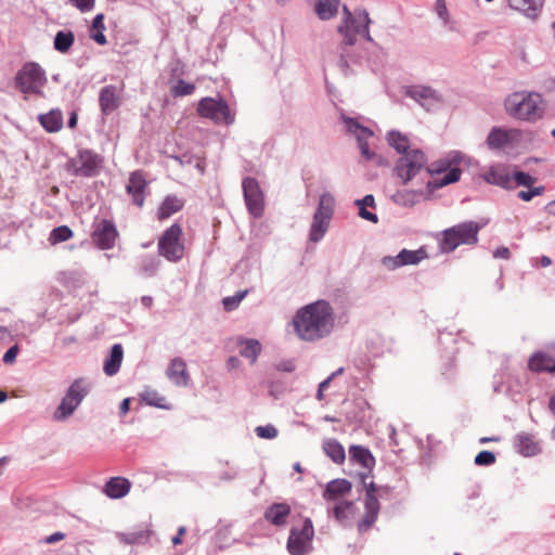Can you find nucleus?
Segmentation results:
<instances>
[{
    "label": "nucleus",
    "instance_id": "17",
    "mask_svg": "<svg viewBox=\"0 0 555 555\" xmlns=\"http://www.w3.org/2000/svg\"><path fill=\"white\" fill-rule=\"evenodd\" d=\"M147 181L141 170L133 171L126 185L127 193L132 198V204L142 207L146 197Z\"/></svg>",
    "mask_w": 555,
    "mask_h": 555
},
{
    "label": "nucleus",
    "instance_id": "4",
    "mask_svg": "<svg viewBox=\"0 0 555 555\" xmlns=\"http://www.w3.org/2000/svg\"><path fill=\"white\" fill-rule=\"evenodd\" d=\"M542 95L537 92H514L505 100L506 112L514 118L537 121L542 118Z\"/></svg>",
    "mask_w": 555,
    "mask_h": 555
},
{
    "label": "nucleus",
    "instance_id": "37",
    "mask_svg": "<svg viewBox=\"0 0 555 555\" xmlns=\"http://www.w3.org/2000/svg\"><path fill=\"white\" fill-rule=\"evenodd\" d=\"M509 142L508 133L500 128H492L487 137V144L491 149H502Z\"/></svg>",
    "mask_w": 555,
    "mask_h": 555
},
{
    "label": "nucleus",
    "instance_id": "12",
    "mask_svg": "<svg viewBox=\"0 0 555 555\" xmlns=\"http://www.w3.org/2000/svg\"><path fill=\"white\" fill-rule=\"evenodd\" d=\"M242 189L247 211L254 218H260L264 212V194L258 180L245 177L242 181Z\"/></svg>",
    "mask_w": 555,
    "mask_h": 555
},
{
    "label": "nucleus",
    "instance_id": "62",
    "mask_svg": "<svg viewBox=\"0 0 555 555\" xmlns=\"http://www.w3.org/2000/svg\"><path fill=\"white\" fill-rule=\"evenodd\" d=\"M436 11H437V14L439 15V17H441L444 21L447 20L448 10H447L444 0H437V2H436Z\"/></svg>",
    "mask_w": 555,
    "mask_h": 555
},
{
    "label": "nucleus",
    "instance_id": "59",
    "mask_svg": "<svg viewBox=\"0 0 555 555\" xmlns=\"http://www.w3.org/2000/svg\"><path fill=\"white\" fill-rule=\"evenodd\" d=\"M70 2L81 12H88L93 9L95 0H70Z\"/></svg>",
    "mask_w": 555,
    "mask_h": 555
},
{
    "label": "nucleus",
    "instance_id": "26",
    "mask_svg": "<svg viewBox=\"0 0 555 555\" xmlns=\"http://www.w3.org/2000/svg\"><path fill=\"white\" fill-rule=\"evenodd\" d=\"M131 483L124 477H112L105 483L104 493L111 499H121L130 491Z\"/></svg>",
    "mask_w": 555,
    "mask_h": 555
},
{
    "label": "nucleus",
    "instance_id": "35",
    "mask_svg": "<svg viewBox=\"0 0 555 555\" xmlns=\"http://www.w3.org/2000/svg\"><path fill=\"white\" fill-rule=\"evenodd\" d=\"M75 36L72 30H59L55 34L53 47L60 53H67L73 47Z\"/></svg>",
    "mask_w": 555,
    "mask_h": 555
},
{
    "label": "nucleus",
    "instance_id": "24",
    "mask_svg": "<svg viewBox=\"0 0 555 555\" xmlns=\"http://www.w3.org/2000/svg\"><path fill=\"white\" fill-rule=\"evenodd\" d=\"M351 489L352 483L349 480L338 478L326 485L322 495L325 501H339V499L349 493Z\"/></svg>",
    "mask_w": 555,
    "mask_h": 555
},
{
    "label": "nucleus",
    "instance_id": "1",
    "mask_svg": "<svg viewBox=\"0 0 555 555\" xmlns=\"http://www.w3.org/2000/svg\"><path fill=\"white\" fill-rule=\"evenodd\" d=\"M333 309L325 300H318L300 308L293 319L298 337L315 341L327 336L333 328Z\"/></svg>",
    "mask_w": 555,
    "mask_h": 555
},
{
    "label": "nucleus",
    "instance_id": "8",
    "mask_svg": "<svg viewBox=\"0 0 555 555\" xmlns=\"http://www.w3.org/2000/svg\"><path fill=\"white\" fill-rule=\"evenodd\" d=\"M182 234L181 225L178 222L172 223L158 240V254L170 262L180 261L184 256Z\"/></svg>",
    "mask_w": 555,
    "mask_h": 555
},
{
    "label": "nucleus",
    "instance_id": "36",
    "mask_svg": "<svg viewBox=\"0 0 555 555\" xmlns=\"http://www.w3.org/2000/svg\"><path fill=\"white\" fill-rule=\"evenodd\" d=\"M104 14L99 13L94 16L90 28V38L93 39L98 44L104 46L107 43L106 36L104 35Z\"/></svg>",
    "mask_w": 555,
    "mask_h": 555
},
{
    "label": "nucleus",
    "instance_id": "40",
    "mask_svg": "<svg viewBox=\"0 0 555 555\" xmlns=\"http://www.w3.org/2000/svg\"><path fill=\"white\" fill-rule=\"evenodd\" d=\"M462 160V156L460 153L455 152L453 154H449L446 158L440 159L436 168H426L427 171L433 173H441L448 171L453 165H457Z\"/></svg>",
    "mask_w": 555,
    "mask_h": 555
},
{
    "label": "nucleus",
    "instance_id": "22",
    "mask_svg": "<svg viewBox=\"0 0 555 555\" xmlns=\"http://www.w3.org/2000/svg\"><path fill=\"white\" fill-rule=\"evenodd\" d=\"M545 0H507L511 9L519 11L526 17L535 20L544 5Z\"/></svg>",
    "mask_w": 555,
    "mask_h": 555
},
{
    "label": "nucleus",
    "instance_id": "2",
    "mask_svg": "<svg viewBox=\"0 0 555 555\" xmlns=\"http://www.w3.org/2000/svg\"><path fill=\"white\" fill-rule=\"evenodd\" d=\"M389 146L401 156L395 164L393 172L401 180V184H408L427 164L425 153L420 149L410 150L409 138L398 130H390L386 134Z\"/></svg>",
    "mask_w": 555,
    "mask_h": 555
},
{
    "label": "nucleus",
    "instance_id": "34",
    "mask_svg": "<svg viewBox=\"0 0 555 555\" xmlns=\"http://www.w3.org/2000/svg\"><path fill=\"white\" fill-rule=\"evenodd\" d=\"M323 451L336 464H341L346 459L343 444L336 439H328L323 442Z\"/></svg>",
    "mask_w": 555,
    "mask_h": 555
},
{
    "label": "nucleus",
    "instance_id": "10",
    "mask_svg": "<svg viewBox=\"0 0 555 555\" xmlns=\"http://www.w3.org/2000/svg\"><path fill=\"white\" fill-rule=\"evenodd\" d=\"M372 21L369 12L363 8L354 9V16H352V23L347 25V29L343 33H338L343 37V44L352 47L357 43V35H360L364 40L373 42V38L370 35V25Z\"/></svg>",
    "mask_w": 555,
    "mask_h": 555
},
{
    "label": "nucleus",
    "instance_id": "42",
    "mask_svg": "<svg viewBox=\"0 0 555 555\" xmlns=\"http://www.w3.org/2000/svg\"><path fill=\"white\" fill-rule=\"evenodd\" d=\"M195 89H196V87L194 83L186 82L183 79H178L176 85L170 87V94L173 98L186 96V95L193 94Z\"/></svg>",
    "mask_w": 555,
    "mask_h": 555
},
{
    "label": "nucleus",
    "instance_id": "60",
    "mask_svg": "<svg viewBox=\"0 0 555 555\" xmlns=\"http://www.w3.org/2000/svg\"><path fill=\"white\" fill-rule=\"evenodd\" d=\"M337 65L345 76L349 75L350 65L344 52L340 53Z\"/></svg>",
    "mask_w": 555,
    "mask_h": 555
},
{
    "label": "nucleus",
    "instance_id": "14",
    "mask_svg": "<svg viewBox=\"0 0 555 555\" xmlns=\"http://www.w3.org/2000/svg\"><path fill=\"white\" fill-rule=\"evenodd\" d=\"M91 237L96 247L106 250L114 247L118 231L112 220L102 219L95 223Z\"/></svg>",
    "mask_w": 555,
    "mask_h": 555
},
{
    "label": "nucleus",
    "instance_id": "18",
    "mask_svg": "<svg viewBox=\"0 0 555 555\" xmlns=\"http://www.w3.org/2000/svg\"><path fill=\"white\" fill-rule=\"evenodd\" d=\"M364 509L363 518L358 522V531L360 533L369 531L377 520L380 504L376 495H365Z\"/></svg>",
    "mask_w": 555,
    "mask_h": 555
},
{
    "label": "nucleus",
    "instance_id": "29",
    "mask_svg": "<svg viewBox=\"0 0 555 555\" xmlns=\"http://www.w3.org/2000/svg\"><path fill=\"white\" fill-rule=\"evenodd\" d=\"M483 179L490 184H494L506 190L514 189L512 175L505 169L491 168L485 173Z\"/></svg>",
    "mask_w": 555,
    "mask_h": 555
},
{
    "label": "nucleus",
    "instance_id": "23",
    "mask_svg": "<svg viewBox=\"0 0 555 555\" xmlns=\"http://www.w3.org/2000/svg\"><path fill=\"white\" fill-rule=\"evenodd\" d=\"M166 375L177 386H186L190 380L186 363L182 358H175L171 360L167 367Z\"/></svg>",
    "mask_w": 555,
    "mask_h": 555
},
{
    "label": "nucleus",
    "instance_id": "51",
    "mask_svg": "<svg viewBox=\"0 0 555 555\" xmlns=\"http://www.w3.org/2000/svg\"><path fill=\"white\" fill-rule=\"evenodd\" d=\"M73 414V408L68 406L66 402L61 400V403L55 409L53 413V420L56 422H62L67 420Z\"/></svg>",
    "mask_w": 555,
    "mask_h": 555
},
{
    "label": "nucleus",
    "instance_id": "43",
    "mask_svg": "<svg viewBox=\"0 0 555 555\" xmlns=\"http://www.w3.org/2000/svg\"><path fill=\"white\" fill-rule=\"evenodd\" d=\"M353 502L347 500H339L333 507V516L338 521H344L348 518L349 511L352 508Z\"/></svg>",
    "mask_w": 555,
    "mask_h": 555
},
{
    "label": "nucleus",
    "instance_id": "9",
    "mask_svg": "<svg viewBox=\"0 0 555 555\" xmlns=\"http://www.w3.org/2000/svg\"><path fill=\"white\" fill-rule=\"evenodd\" d=\"M314 528L310 518H305L301 528L292 527L286 548L291 555H308L312 552Z\"/></svg>",
    "mask_w": 555,
    "mask_h": 555
},
{
    "label": "nucleus",
    "instance_id": "45",
    "mask_svg": "<svg viewBox=\"0 0 555 555\" xmlns=\"http://www.w3.org/2000/svg\"><path fill=\"white\" fill-rule=\"evenodd\" d=\"M141 400L145 402L149 405L156 406V408H163L162 401H164V397L159 396V393L151 388H146L141 393Z\"/></svg>",
    "mask_w": 555,
    "mask_h": 555
},
{
    "label": "nucleus",
    "instance_id": "63",
    "mask_svg": "<svg viewBox=\"0 0 555 555\" xmlns=\"http://www.w3.org/2000/svg\"><path fill=\"white\" fill-rule=\"evenodd\" d=\"M494 258L509 259L511 251L507 247L501 246L493 251Z\"/></svg>",
    "mask_w": 555,
    "mask_h": 555
},
{
    "label": "nucleus",
    "instance_id": "52",
    "mask_svg": "<svg viewBox=\"0 0 555 555\" xmlns=\"http://www.w3.org/2000/svg\"><path fill=\"white\" fill-rule=\"evenodd\" d=\"M158 268V261L155 258L144 257L140 264V270L149 276L156 273Z\"/></svg>",
    "mask_w": 555,
    "mask_h": 555
},
{
    "label": "nucleus",
    "instance_id": "19",
    "mask_svg": "<svg viewBox=\"0 0 555 555\" xmlns=\"http://www.w3.org/2000/svg\"><path fill=\"white\" fill-rule=\"evenodd\" d=\"M514 448L516 452L525 457L538 455L542 451L541 446L534 439V436L524 431L515 436Z\"/></svg>",
    "mask_w": 555,
    "mask_h": 555
},
{
    "label": "nucleus",
    "instance_id": "5",
    "mask_svg": "<svg viewBox=\"0 0 555 555\" xmlns=\"http://www.w3.org/2000/svg\"><path fill=\"white\" fill-rule=\"evenodd\" d=\"M48 78L46 70L36 62H26L17 70L14 78V87L27 99L28 94H35L43 98V87L47 85Z\"/></svg>",
    "mask_w": 555,
    "mask_h": 555
},
{
    "label": "nucleus",
    "instance_id": "11",
    "mask_svg": "<svg viewBox=\"0 0 555 555\" xmlns=\"http://www.w3.org/2000/svg\"><path fill=\"white\" fill-rule=\"evenodd\" d=\"M197 113L204 118L212 120L215 124L231 125L234 117L230 113V107L223 99L203 98L198 102Z\"/></svg>",
    "mask_w": 555,
    "mask_h": 555
},
{
    "label": "nucleus",
    "instance_id": "16",
    "mask_svg": "<svg viewBox=\"0 0 555 555\" xmlns=\"http://www.w3.org/2000/svg\"><path fill=\"white\" fill-rule=\"evenodd\" d=\"M528 367L535 373L555 372V345L547 350H540L532 353L528 361Z\"/></svg>",
    "mask_w": 555,
    "mask_h": 555
},
{
    "label": "nucleus",
    "instance_id": "61",
    "mask_svg": "<svg viewBox=\"0 0 555 555\" xmlns=\"http://www.w3.org/2000/svg\"><path fill=\"white\" fill-rule=\"evenodd\" d=\"M354 204L356 205H362V206H365V207L375 208V198H374V196L372 194H367L363 198L357 199L354 202Z\"/></svg>",
    "mask_w": 555,
    "mask_h": 555
},
{
    "label": "nucleus",
    "instance_id": "33",
    "mask_svg": "<svg viewBox=\"0 0 555 555\" xmlns=\"http://www.w3.org/2000/svg\"><path fill=\"white\" fill-rule=\"evenodd\" d=\"M240 344V354L248 359L250 364H255L262 350L261 344L253 338L241 340Z\"/></svg>",
    "mask_w": 555,
    "mask_h": 555
},
{
    "label": "nucleus",
    "instance_id": "21",
    "mask_svg": "<svg viewBox=\"0 0 555 555\" xmlns=\"http://www.w3.org/2000/svg\"><path fill=\"white\" fill-rule=\"evenodd\" d=\"M89 390L83 385L82 378L75 379L72 385L68 387L65 396L62 398L63 402H66L68 406L73 408V413L82 402L85 397L88 395Z\"/></svg>",
    "mask_w": 555,
    "mask_h": 555
},
{
    "label": "nucleus",
    "instance_id": "41",
    "mask_svg": "<svg viewBox=\"0 0 555 555\" xmlns=\"http://www.w3.org/2000/svg\"><path fill=\"white\" fill-rule=\"evenodd\" d=\"M73 235H74V232L72 231V229L69 227L59 225L51 231L48 240H49L50 244L55 245V244L63 243V242L70 240L73 237Z\"/></svg>",
    "mask_w": 555,
    "mask_h": 555
},
{
    "label": "nucleus",
    "instance_id": "44",
    "mask_svg": "<svg viewBox=\"0 0 555 555\" xmlns=\"http://www.w3.org/2000/svg\"><path fill=\"white\" fill-rule=\"evenodd\" d=\"M446 172L447 173L444 175L443 178H441L440 180H436L435 181V186L436 188H442V186H446L448 184L457 182L460 180L461 173H462L461 169L457 168V167H451Z\"/></svg>",
    "mask_w": 555,
    "mask_h": 555
},
{
    "label": "nucleus",
    "instance_id": "20",
    "mask_svg": "<svg viewBox=\"0 0 555 555\" xmlns=\"http://www.w3.org/2000/svg\"><path fill=\"white\" fill-rule=\"evenodd\" d=\"M291 512L292 508L287 503H273L266 508L263 517L275 527H284L287 525Z\"/></svg>",
    "mask_w": 555,
    "mask_h": 555
},
{
    "label": "nucleus",
    "instance_id": "15",
    "mask_svg": "<svg viewBox=\"0 0 555 555\" xmlns=\"http://www.w3.org/2000/svg\"><path fill=\"white\" fill-rule=\"evenodd\" d=\"M428 257L424 247L416 250L402 249L397 256H385L382 263L389 270H396L408 264H417Z\"/></svg>",
    "mask_w": 555,
    "mask_h": 555
},
{
    "label": "nucleus",
    "instance_id": "32",
    "mask_svg": "<svg viewBox=\"0 0 555 555\" xmlns=\"http://www.w3.org/2000/svg\"><path fill=\"white\" fill-rule=\"evenodd\" d=\"M340 5V0H317L314 3V13L321 21L334 18Z\"/></svg>",
    "mask_w": 555,
    "mask_h": 555
},
{
    "label": "nucleus",
    "instance_id": "57",
    "mask_svg": "<svg viewBox=\"0 0 555 555\" xmlns=\"http://www.w3.org/2000/svg\"><path fill=\"white\" fill-rule=\"evenodd\" d=\"M18 353V346L13 345L11 346L4 353L2 361L4 364H12L14 363L16 356Z\"/></svg>",
    "mask_w": 555,
    "mask_h": 555
},
{
    "label": "nucleus",
    "instance_id": "28",
    "mask_svg": "<svg viewBox=\"0 0 555 555\" xmlns=\"http://www.w3.org/2000/svg\"><path fill=\"white\" fill-rule=\"evenodd\" d=\"M184 201L176 195H167L157 210V219L163 221L171 217L173 214L182 210Z\"/></svg>",
    "mask_w": 555,
    "mask_h": 555
},
{
    "label": "nucleus",
    "instance_id": "47",
    "mask_svg": "<svg viewBox=\"0 0 555 555\" xmlns=\"http://www.w3.org/2000/svg\"><path fill=\"white\" fill-rule=\"evenodd\" d=\"M512 178H513V181L515 182V184L518 186L530 188L535 182L534 177H532L528 172L520 171V170H515L512 175Z\"/></svg>",
    "mask_w": 555,
    "mask_h": 555
},
{
    "label": "nucleus",
    "instance_id": "49",
    "mask_svg": "<svg viewBox=\"0 0 555 555\" xmlns=\"http://www.w3.org/2000/svg\"><path fill=\"white\" fill-rule=\"evenodd\" d=\"M367 477V474L362 473L360 474V478L365 487V495H376V492H379V495L383 496V493H389L390 488L389 487H380L377 488V486L371 481L370 483H365V479Z\"/></svg>",
    "mask_w": 555,
    "mask_h": 555
},
{
    "label": "nucleus",
    "instance_id": "6",
    "mask_svg": "<svg viewBox=\"0 0 555 555\" xmlns=\"http://www.w3.org/2000/svg\"><path fill=\"white\" fill-rule=\"evenodd\" d=\"M334 206L335 199L330 192L321 194L309 231L311 242L318 243L324 237L334 215Z\"/></svg>",
    "mask_w": 555,
    "mask_h": 555
},
{
    "label": "nucleus",
    "instance_id": "7",
    "mask_svg": "<svg viewBox=\"0 0 555 555\" xmlns=\"http://www.w3.org/2000/svg\"><path fill=\"white\" fill-rule=\"evenodd\" d=\"M103 157L90 149H80L66 163V169L75 177L92 178L100 173Z\"/></svg>",
    "mask_w": 555,
    "mask_h": 555
},
{
    "label": "nucleus",
    "instance_id": "31",
    "mask_svg": "<svg viewBox=\"0 0 555 555\" xmlns=\"http://www.w3.org/2000/svg\"><path fill=\"white\" fill-rule=\"evenodd\" d=\"M124 357V350L120 344L113 345L109 356L104 361L103 371L107 376H114L118 373Z\"/></svg>",
    "mask_w": 555,
    "mask_h": 555
},
{
    "label": "nucleus",
    "instance_id": "64",
    "mask_svg": "<svg viewBox=\"0 0 555 555\" xmlns=\"http://www.w3.org/2000/svg\"><path fill=\"white\" fill-rule=\"evenodd\" d=\"M186 528L184 526H181L178 528L177 534L172 537L171 543L172 545L177 546L182 543V537L185 534Z\"/></svg>",
    "mask_w": 555,
    "mask_h": 555
},
{
    "label": "nucleus",
    "instance_id": "46",
    "mask_svg": "<svg viewBox=\"0 0 555 555\" xmlns=\"http://www.w3.org/2000/svg\"><path fill=\"white\" fill-rule=\"evenodd\" d=\"M247 293H248L247 289L238 291L233 296L224 297L222 299V305H223L224 310L232 311V310L236 309L238 307V305L241 304V301L245 298Z\"/></svg>",
    "mask_w": 555,
    "mask_h": 555
},
{
    "label": "nucleus",
    "instance_id": "3",
    "mask_svg": "<svg viewBox=\"0 0 555 555\" xmlns=\"http://www.w3.org/2000/svg\"><path fill=\"white\" fill-rule=\"evenodd\" d=\"M482 224L468 220L442 230L437 236L438 249L441 254L453 253L459 246H475L479 242Z\"/></svg>",
    "mask_w": 555,
    "mask_h": 555
},
{
    "label": "nucleus",
    "instance_id": "54",
    "mask_svg": "<svg viewBox=\"0 0 555 555\" xmlns=\"http://www.w3.org/2000/svg\"><path fill=\"white\" fill-rule=\"evenodd\" d=\"M256 435L263 439H273L278 436V429L273 425L258 426L255 429Z\"/></svg>",
    "mask_w": 555,
    "mask_h": 555
},
{
    "label": "nucleus",
    "instance_id": "38",
    "mask_svg": "<svg viewBox=\"0 0 555 555\" xmlns=\"http://www.w3.org/2000/svg\"><path fill=\"white\" fill-rule=\"evenodd\" d=\"M343 120L345 122L347 132L353 134L356 139L364 134L373 135V131L370 128L361 125L356 118L344 115Z\"/></svg>",
    "mask_w": 555,
    "mask_h": 555
},
{
    "label": "nucleus",
    "instance_id": "25",
    "mask_svg": "<svg viewBox=\"0 0 555 555\" xmlns=\"http://www.w3.org/2000/svg\"><path fill=\"white\" fill-rule=\"evenodd\" d=\"M99 104L103 115L107 116L118 108L119 100L116 94V87L113 85L105 86L101 89L99 95Z\"/></svg>",
    "mask_w": 555,
    "mask_h": 555
},
{
    "label": "nucleus",
    "instance_id": "13",
    "mask_svg": "<svg viewBox=\"0 0 555 555\" xmlns=\"http://www.w3.org/2000/svg\"><path fill=\"white\" fill-rule=\"evenodd\" d=\"M404 94L416 101L427 112L436 111L443 102L441 94L428 86H409Z\"/></svg>",
    "mask_w": 555,
    "mask_h": 555
},
{
    "label": "nucleus",
    "instance_id": "48",
    "mask_svg": "<svg viewBox=\"0 0 555 555\" xmlns=\"http://www.w3.org/2000/svg\"><path fill=\"white\" fill-rule=\"evenodd\" d=\"M495 461L496 456L492 451L482 450L475 456L474 463L477 466H490L494 464Z\"/></svg>",
    "mask_w": 555,
    "mask_h": 555
},
{
    "label": "nucleus",
    "instance_id": "55",
    "mask_svg": "<svg viewBox=\"0 0 555 555\" xmlns=\"http://www.w3.org/2000/svg\"><path fill=\"white\" fill-rule=\"evenodd\" d=\"M412 195V192L399 191L392 196V201L398 205L412 206L414 204Z\"/></svg>",
    "mask_w": 555,
    "mask_h": 555
},
{
    "label": "nucleus",
    "instance_id": "39",
    "mask_svg": "<svg viewBox=\"0 0 555 555\" xmlns=\"http://www.w3.org/2000/svg\"><path fill=\"white\" fill-rule=\"evenodd\" d=\"M116 538L124 544H142L150 538V531H137V532H117Z\"/></svg>",
    "mask_w": 555,
    "mask_h": 555
},
{
    "label": "nucleus",
    "instance_id": "58",
    "mask_svg": "<svg viewBox=\"0 0 555 555\" xmlns=\"http://www.w3.org/2000/svg\"><path fill=\"white\" fill-rule=\"evenodd\" d=\"M357 206L359 208V216L362 219L367 220L372 223L378 222V217L376 214L369 211L365 206H362V205H357Z\"/></svg>",
    "mask_w": 555,
    "mask_h": 555
},
{
    "label": "nucleus",
    "instance_id": "30",
    "mask_svg": "<svg viewBox=\"0 0 555 555\" xmlns=\"http://www.w3.org/2000/svg\"><path fill=\"white\" fill-rule=\"evenodd\" d=\"M38 120L42 128L50 133L57 132L63 127V114L59 108L39 115Z\"/></svg>",
    "mask_w": 555,
    "mask_h": 555
},
{
    "label": "nucleus",
    "instance_id": "56",
    "mask_svg": "<svg viewBox=\"0 0 555 555\" xmlns=\"http://www.w3.org/2000/svg\"><path fill=\"white\" fill-rule=\"evenodd\" d=\"M341 11H343V18H341L340 24L337 26V33H343L344 30H346L348 23L351 24L352 16H354V11L351 12L350 9L348 8V5H346V4H343Z\"/></svg>",
    "mask_w": 555,
    "mask_h": 555
},
{
    "label": "nucleus",
    "instance_id": "27",
    "mask_svg": "<svg viewBox=\"0 0 555 555\" xmlns=\"http://www.w3.org/2000/svg\"><path fill=\"white\" fill-rule=\"evenodd\" d=\"M349 460L353 463L360 464L362 467L372 470L375 466V457L370 449L363 446L353 444L349 448Z\"/></svg>",
    "mask_w": 555,
    "mask_h": 555
},
{
    "label": "nucleus",
    "instance_id": "50",
    "mask_svg": "<svg viewBox=\"0 0 555 555\" xmlns=\"http://www.w3.org/2000/svg\"><path fill=\"white\" fill-rule=\"evenodd\" d=\"M371 137H372V135H366V134H364V135L359 137V138L357 139L358 147L360 149V152H361L362 156H363L365 159H367V160H372V159H374V158H375V156H376V155H375V153H374V152H372V151L370 150V146H369V142H367V140H369V138H371Z\"/></svg>",
    "mask_w": 555,
    "mask_h": 555
},
{
    "label": "nucleus",
    "instance_id": "53",
    "mask_svg": "<svg viewBox=\"0 0 555 555\" xmlns=\"http://www.w3.org/2000/svg\"><path fill=\"white\" fill-rule=\"evenodd\" d=\"M545 186L539 185L529 189L528 191H519L517 194V197L520 198L524 202H530L534 196H540L544 193Z\"/></svg>",
    "mask_w": 555,
    "mask_h": 555
}]
</instances>
